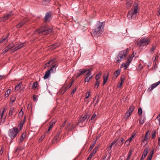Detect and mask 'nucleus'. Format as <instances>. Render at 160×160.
Segmentation results:
<instances>
[{
    "mask_svg": "<svg viewBox=\"0 0 160 160\" xmlns=\"http://www.w3.org/2000/svg\"><path fill=\"white\" fill-rule=\"evenodd\" d=\"M102 24V23L100 22H98L96 28L92 30L93 34L96 37L100 36L103 32Z\"/></svg>",
    "mask_w": 160,
    "mask_h": 160,
    "instance_id": "1",
    "label": "nucleus"
},
{
    "mask_svg": "<svg viewBox=\"0 0 160 160\" xmlns=\"http://www.w3.org/2000/svg\"><path fill=\"white\" fill-rule=\"evenodd\" d=\"M128 49H127L121 51L115 58V61L117 63H120L122 61L127 55Z\"/></svg>",
    "mask_w": 160,
    "mask_h": 160,
    "instance_id": "2",
    "label": "nucleus"
},
{
    "mask_svg": "<svg viewBox=\"0 0 160 160\" xmlns=\"http://www.w3.org/2000/svg\"><path fill=\"white\" fill-rule=\"evenodd\" d=\"M133 8L129 11L127 17L129 19H131L136 17L138 12V4L137 3H134L133 5Z\"/></svg>",
    "mask_w": 160,
    "mask_h": 160,
    "instance_id": "3",
    "label": "nucleus"
},
{
    "mask_svg": "<svg viewBox=\"0 0 160 160\" xmlns=\"http://www.w3.org/2000/svg\"><path fill=\"white\" fill-rule=\"evenodd\" d=\"M52 31V28H49L47 26H44L41 27L39 30H37L35 33H38L40 35H46Z\"/></svg>",
    "mask_w": 160,
    "mask_h": 160,
    "instance_id": "4",
    "label": "nucleus"
},
{
    "mask_svg": "<svg viewBox=\"0 0 160 160\" xmlns=\"http://www.w3.org/2000/svg\"><path fill=\"white\" fill-rule=\"evenodd\" d=\"M13 45H14L13 48L12 49V52H14L20 49L23 46H24V43L19 42L17 43H12Z\"/></svg>",
    "mask_w": 160,
    "mask_h": 160,
    "instance_id": "5",
    "label": "nucleus"
},
{
    "mask_svg": "<svg viewBox=\"0 0 160 160\" xmlns=\"http://www.w3.org/2000/svg\"><path fill=\"white\" fill-rule=\"evenodd\" d=\"M150 40L146 38H142L139 41L138 44L142 46H147L149 43Z\"/></svg>",
    "mask_w": 160,
    "mask_h": 160,
    "instance_id": "6",
    "label": "nucleus"
},
{
    "mask_svg": "<svg viewBox=\"0 0 160 160\" xmlns=\"http://www.w3.org/2000/svg\"><path fill=\"white\" fill-rule=\"evenodd\" d=\"M13 15L12 12H10L8 13L5 14L4 16L0 18V21L2 22H3L6 20L8 18Z\"/></svg>",
    "mask_w": 160,
    "mask_h": 160,
    "instance_id": "7",
    "label": "nucleus"
},
{
    "mask_svg": "<svg viewBox=\"0 0 160 160\" xmlns=\"http://www.w3.org/2000/svg\"><path fill=\"white\" fill-rule=\"evenodd\" d=\"M160 83V81L155 82L152 85L147 89V91L148 92H150L156 87Z\"/></svg>",
    "mask_w": 160,
    "mask_h": 160,
    "instance_id": "8",
    "label": "nucleus"
},
{
    "mask_svg": "<svg viewBox=\"0 0 160 160\" xmlns=\"http://www.w3.org/2000/svg\"><path fill=\"white\" fill-rule=\"evenodd\" d=\"M160 83V81L155 82L152 85L147 89V91L148 92H150L156 87Z\"/></svg>",
    "mask_w": 160,
    "mask_h": 160,
    "instance_id": "9",
    "label": "nucleus"
},
{
    "mask_svg": "<svg viewBox=\"0 0 160 160\" xmlns=\"http://www.w3.org/2000/svg\"><path fill=\"white\" fill-rule=\"evenodd\" d=\"M92 70V68H91L88 69H83L82 70L83 74L85 76H91V72Z\"/></svg>",
    "mask_w": 160,
    "mask_h": 160,
    "instance_id": "10",
    "label": "nucleus"
},
{
    "mask_svg": "<svg viewBox=\"0 0 160 160\" xmlns=\"http://www.w3.org/2000/svg\"><path fill=\"white\" fill-rule=\"evenodd\" d=\"M52 18V15L51 12H47L45 16L44 19L45 22H49Z\"/></svg>",
    "mask_w": 160,
    "mask_h": 160,
    "instance_id": "11",
    "label": "nucleus"
},
{
    "mask_svg": "<svg viewBox=\"0 0 160 160\" xmlns=\"http://www.w3.org/2000/svg\"><path fill=\"white\" fill-rule=\"evenodd\" d=\"M132 60V58L131 57H130L128 59L127 61L125 63H123L122 64L125 68H126L129 65Z\"/></svg>",
    "mask_w": 160,
    "mask_h": 160,
    "instance_id": "12",
    "label": "nucleus"
},
{
    "mask_svg": "<svg viewBox=\"0 0 160 160\" xmlns=\"http://www.w3.org/2000/svg\"><path fill=\"white\" fill-rule=\"evenodd\" d=\"M14 45L12 44L11 43L9 44L7 47H6L4 49L6 51V52H8L9 50H10L12 52V49L13 48Z\"/></svg>",
    "mask_w": 160,
    "mask_h": 160,
    "instance_id": "13",
    "label": "nucleus"
},
{
    "mask_svg": "<svg viewBox=\"0 0 160 160\" xmlns=\"http://www.w3.org/2000/svg\"><path fill=\"white\" fill-rule=\"evenodd\" d=\"M58 66L57 64L53 65L49 70L51 72L55 73L56 71V67Z\"/></svg>",
    "mask_w": 160,
    "mask_h": 160,
    "instance_id": "14",
    "label": "nucleus"
},
{
    "mask_svg": "<svg viewBox=\"0 0 160 160\" xmlns=\"http://www.w3.org/2000/svg\"><path fill=\"white\" fill-rule=\"evenodd\" d=\"M50 72V71L49 70L46 71L44 77V78L45 79L48 78L49 77Z\"/></svg>",
    "mask_w": 160,
    "mask_h": 160,
    "instance_id": "15",
    "label": "nucleus"
},
{
    "mask_svg": "<svg viewBox=\"0 0 160 160\" xmlns=\"http://www.w3.org/2000/svg\"><path fill=\"white\" fill-rule=\"evenodd\" d=\"M8 36H7L1 39L0 40V43L3 42L4 44L7 43L8 41Z\"/></svg>",
    "mask_w": 160,
    "mask_h": 160,
    "instance_id": "16",
    "label": "nucleus"
},
{
    "mask_svg": "<svg viewBox=\"0 0 160 160\" xmlns=\"http://www.w3.org/2000/svg\"><path fill=\"white\" fill-rule=\"evenodd\" d=\"M60 45V44L59 43H57L51 45L50 46V48L52 49H54L59 46Z\"/></svg>",
    "mask_w": 160,
    "mask_h": 160,
    "instance_id": "17",
    "label": "nucleus"
},
{
    "mask_svg": "<svg viewBox=\"0 0 160 160\" xmlns=\"http://www.w3.org/2000/svg\"><path fill=\"white\" fill-rule=\"evenodd\" d=\"M120 70L119 69L116 70L114 72L113 74V75H114L116 78L120 74Z\"/></svg>",
    "mask_w": 160,
    "mask_h": 160,
    "instance_id": "18",
    "label": "nucleus"
},
{
    "mask_svg": "<svg viewBox=\"0 0 160 160\" xmlns=\"http://www.w3.org/2000/svg\"><path fill=\"white\" fill-rule=\"evenodd\" d=\"M92 78V76L88 75L87 76L85 79V82H88L90 79Z\"/></svg>",
    "mask_w": 160,
    "mask_h": 160,
    "instance_id": "19",
    "label": "nucleus"
},
{
    "mask_svg": "<svg viewBox=\"0 0 160 160\" xmlns=\"http://www.w3.org/2000/svg\"><path fill=\"white\" fill-rule=\"evenodd\" d=\"M11 90L10 89H8L6 92L5 93V96L6 97H8L11 92Z\"/></svg>",
    "mask_w": 160,
    "mask_h": 160,
    "instance_id": "20",
    "label": "nucleus"
},
{
    "mask_svg": "<svg viewBox=\"0 0 160 160\" xmlns=\"http://www.w3.org/2000/svg\"><path fill=\"white\" fill-rule=\"evenodd\" d=\"M108 75H107V76H105L103 77V84H105L107 82L108 78Z\"/></svg>",
    "mask_w": 160,
    "mask_h": 160,
    "instance_id": "21",
    "label": "nucleus"
},
{
    "mask_svg": "<svg viewBox=\"0 0 160 160\" xmlns=\"http://www.w3.org/2000/svg\"><path fill=\"white\" fill-rule=\"evenodd\" d=\"M21 87V83H19L16 86L15 88V89L17 91H18L20 89Z\"/></svg>",
    "mask_w": 160,
    "mask_h": 160,
    "instance_id": "22",
    "label": "nucleus"
},
{
    "mask_svg": "<svg viewBox=\"0 0 160 160\" xmlns=\"http://www.w3.org/2000/svg\"><path fill=\"white\" fill-rule=\"evenodd\" d=\"M100 84L99 82L98 81H96L95 82V84L94 87L95 88H97L99 86Z\"/></svg>",
    "mask_w": 160,
    "mask_h": 160,
    "instance_id": "23",
    "label": "nucleus"
},
{
    "mask_svg": "<svg viewBox=\"0 0 160 160\" xmlns=\"http://www.w3.org/2000/svg\"><path fill=\"white\" fill-rule=\"evenodd\" d=\"M24 23L23 22H20L18 24L16 27L17 28H19L22 26L24 24Z\"/></svg>",
    "mask_w": 160,
    "mask_h": 160,
    "instance_id": "24",
    "label": "nucleus"
},
{
    "mask_svg": "<svg viewBox=\"0 0 160 160\" xmlns=\"http://www.w3.org/2000/svg\"><path fill=\"white\" fill-rule=\"evenodd\" d=\"M101 73H99L96 76L95 79L96 81H98V79L100 78V76L101 75Z\"/></svg>",
    "mask_w": 160,
    "mask_h": 160,
    "instance_id": "25",
    "label": "nucleus"
},
{
    "mask_svg": "<svg viewBox=\"0 0 160 160\" xmlns=\"http://www.w3.org/2000/svg\"><path fill=\"white\" fill-rule=\"evenodd\" d=\"M38 85V83L37 82H36L33 83V84L32 86V88L33 89H34L37 87Z\"/></svg>",
    "mask_w": 160,
    "mask_h": 160,
    "instance_id": "26",
    "label": "nucleus"
},
{
    "mask_svg": "<svg viewBox=\"0 0 160 160\" xmlns=\"http://www.w3.org/2000/svg\"><path fill=\"white\" fill-rule=\"evenodd\" d=\"M126 6L128 8H129L131 6V3L130 2H127L126 3Z\"/></svg>",
    "mask_w": 160,
    "mask_h": 160,
    "instance_id": "27",
    "label": "nucleus"
},
{
    "mask_svg": "<svg viewBox=\"0 0 160 160\" xmlns=\"http://www.w3.org/2000/svg\"><path fill=\"white\" fill-rule=\"evenodd\" d=\"M72 83H71L69 86H68L66 88H64V91H63V93L66 91L67 88H69L70 87H71L72 86Z\"/></svg>",
    "mask_w": 160,
    "mask_h": 160,
    "instance_id": "28",
    "label": "nucleus"
},
{
    "mask_svg": "<svg viewBox=\"0 0 160 160\" xmlns=\"http://www.w3.org/2000/svg\"><path fill=\"white\" fill-rule=\"evenodd\" d=\"M156 48V47L155 46H153L152 48L150 49V51L151 52L153 51Z\"/></svg>",
    "mask_w": 160,
    "mask_h": 160,
    "instance_id": "29",
    "label": "nucleus"
},
{
    "mask_svg": "<svg viewBox=\"0 0 160 160\" xmlns=\"http://www.w3.org/2000/svg\"><path fill=\"white\" fill-rule=\"evenodd\" d=\"M90 96V92H88L86 93V95L85 96V98L86 99L88 98Z\"/></svg>",
    "mask_w": 160,
    "mask_h": 160,
    "instance_id": "30",
    "label": "nucleus"
},
{
    "mask_svg": "<svg viewBox=\"0 0 160 160\" xmlns=\"http://www.w3.org/2000/svg\"><path fill=\"white\" fill-rule=\"evenodd\" d=\"M77 89L76 88H74L72 90V92H71V95L72 96L74 93L76 91Z\"/></svg>",
    "mask_w": 160,
    "mask_h": 160,
    "instance_id": "31",
    "label": "nucleus"
},
{
    "mask_svg": "<svg viewBox=\"0 0 160 160\" xmlns=\"http://www.w3.org/2000/svg\"><path fill=\"white\" fill-rule=\"evenodd\" d=\"M83 71L82 70L79 73H78L77 74L78 77H79L82 74H83Z\"/></svg>",
    "mask_w": 160,
    "mask_h": 160,
    "instance_id": "32",
    "label": "nucleus"
},
{
    "mask_svg": "<svg viewBox=\"0 0 160 160\" xmlns=\"http://www.w3.org/2000/svg\"><path fill=\"white\" fill-rule=\"evenodd\" d=\"M37 98H38V96L36 95H33V100H36V99H37Z\"/></svg>",
    "mask_w": 160,
    "mask_h": 160,
    "instance_id": "33",
    "label": "nucleus"
},
{
    "mask_svg": "<svg viewBox=\"0 0 160 160\" xmlns=\"http://www.w3.org/2000/svg\"><path fill=\"white\" fill-rule=\"evenodd\" d=\"M16 99V97L15 96H12L11 99L10 100H15Z\"/></svg>",
    "mask_w": 160,
    "mask_h": 160,
    "instance_id": "34",
    "label": "nucleus"
},
{
    "mask_svg": "<svg viewBox=\"0 0 160 160\" xmlns=\"http://www.w3.org/2000/svg\"><path fill=\"white\" fill-rule=\"evenodd\" d=\"M160 15V9H159L158 11L157 15L159 16Z\"/></svg>",
    "mask_w": 160,
    "mask_h": 160,
    "instance_id": "35",
    "label": "nucleus"
},
{
    "mask_svg": "<svg viewBox=\"0 0 160 160\" xmlns=\"http://www.w3.org/2000/svg\"><path fill=\"white\" fill-rule=\"evenodd\" d=\"M54 60H50V61H49L48 62V63L50 64V63H52V62H54Z\"/></svg>",
    "mask_w": 160,
    "mask_h": 160,
    "instance_id": "36",
    "label": "nucleus"
},
{
    "mask_svg": "<svg viewBox=\"0 0 160 160\" xmlns=\"http://www.w3.org/2000/svg\"><path fill=\"white\" fill-rule=\"evenodd\" d=\"M2 51H3V52H2V54H5V53L6 52H6V51H5L4 49H3L2 50Z\"/></svg>",
    "mask_w": 160,
    "mask_h": 160,
    "instance_id": "37",
    "label": "nucleus"
},
{
    "mask_svg": "<svg viewBox=\"0 0 160 160\" xmlns=\"http://www.w3.org/2000/svg\"><path fill=\"white\" fill-rule=\"evenodd\" d=\"M155 66H154V67L153 68V69H155L157 68V66H156V62H155Z\"/></svg>",
    "mask_w": 160,
    "mask_h": 160,
    "instance_id": "38",
    "label": "nucleus"
},
{
    "mask_svg": "<svg viewBox=\"0 0 160 160\" xmlns=\"http://www.w3.org/2000/svg\"><path fill=\"white\" fill-rule=\"evenodd\" d=\"M4 77V76L0 75V80L2 79V78Z\"/></svg>",
    "mask_w": 160,
    "mask_h": 160,
    "instance_id": "39",
    "label": "nucleus"
},
{
    "mask_svg": "<svg viewBox=\"0 0 160 160\" xmlns=\"http://www.w3.org/2000/svg\"><path fill=\"white\" fill-rule=\"evenodd\" d=\"M124 78H122V77H121V82L122 83L124 81Z\"/></svg>",
    "mask_w": 160,
    "mask_h": 160,
    "instance_id": "40",
    "label": "nucleus"
},
{
    "mask_svg": "<svg viewBox=\"0 0 160 160\" xmlns=\"http://www.w3.org/2000/svg\"><path fill=\"white\" fill-rule=\"evenodd\" d=\"M51 0H44V1L47 2H49Z\"/></svg>",
    "mask_w": 160,
    "mask_h": 160,
    "instance_id": "41",
    "label": "nucleus"
},
{
    "mask_svg": "<svg viewBox=\"0 0 160 160\" xmlns=\"http://www.w3.org/2000/svg\"><path fill=\"white\" fill-rule=\"evenodd\" d=\"M122 82H121V83H120V85L118 86V87H119H119H121L122 86Z\"/></svg>",
    "mask_w": 160,
    "mask_h": 160,
    "instance_id": "42",
    "label": "nucleus"
},
{
    "mask_svg": "<svg viewBox=\"0 0 160 160\" xmlns=\"http://www.w3.org/2000/svg\"><path fill=\"white\" fill-rule=\"evenodd\" d=\"M149 64H150V66L151 65V63L150 62H149Z\"/></svg>",
    "mask_w": 160,
    "mask_h": 160,
    "instance_id": "43",
    "label": "nucleus"
},
{
    "mask_svg": "<svg viewBox=\"0 0 160 160\" xmlns=\"http://www.w3.org/2000/svg\"><path fill=\"white\" fill-rule=\"evenodd\" d=\"M149 65H150V64L148 65V67L150 66H149Z\"/></svg>",
    "mask_w": 160,
    "mask_h": 160,
    "instance_id": "44",
    "label": "nucleus"
}]
</instances>
